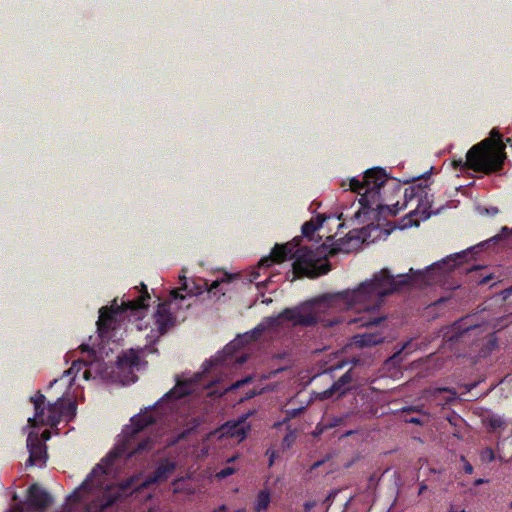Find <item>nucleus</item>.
Returning a JSON list of instances; mask_svg holds the SVG:
<instances>
[{
    "label": "nucleus",
    "instance_id": "0e129e2a",
    "mask_svg": "<svg viewBox=\"0 0 512 512\" xmlns=\"http://www.w3.org/2000/svg\"><path fill=\"white\" fill-rule=\"evenodd\" d=\"M509 507L512 509V500H511V503L509 504Z\"/></svg>",
    "mask_w": 512,
    "mask_h": 512
},
{
    "label": "nucleus",
    "instance_id": "9b49d317",
    "mask_svg": "<svg viewBox=\"0 0 512 512\" xmlns=\"http://www.w3.org/2000/svg\"><path fill=\"white\" fill-rule=\"evenodd\" d=\"M426 187V185L422 186L421 184H418L406 188L404 191L405 203L403 205L407 206L409 202L416 200V210H421L422 214H424V218L431 215L430 209L432 208V196L428 194Z\"/></svg>",
    "mask_w": 512,
    "mask_h": 512
},
{
    "label": "nucleus",
    "instance_id": "680f3d73",
    "mask_svg": "<svg viewBox=\"0 0 512 512\" xmlns=\"http://www.w3.org/2000/svg\"><path fill=\"white\" fill-rule=\"evenodd\" d=\"M253 395H254V393H253V394H249V395L247 396V398H252V396H253Z\"/></svg>",
    "mask_w": 512,
    "mask_h": 512
},
{
    "label": "nucleus",
    "instance_id": "37998d69",
    "mask_svg": "<svg viewBox=\"0 0 512 512\" xmlns=\"http://www.w3.org/2000/svg\"><path fill=\"white\" fill-rule=\"evenodd\" d=\"M80 349H81L82 351H87V352H89V353L94 354V351L89 347V345L82 344V345L80 346Z\"/></svg>",
    "mask_w": 512,
    "mask_h": 512
},
{
    "label": "nucleus",
    "instance_id": "49530a36",
    "mask_svg": "<svg viewBox=\"0 0 512 512\" xmlns=\"http://www.w3.org/2000/svg\"><path fill=\"white\" fill-rule=\"evenodd\" d=\"M407 422H409V423H413V424H421L420 419H418V418H414V417H413V418L408 419V420H407Z\"/></svg>",
    "mask_w": 512,
    "mask_h": 512
},
{
    "label": "nucleus",
    "instance_id": "473e14b6",
    "mask_svg": "<svg viewBox=\"0 0 512 512\" xmlns=\"http://www.w3.org/2000/svg\"><path fill=\"white\" fill-rule=\"evenodd\" d=\"M235 472V469L232 467H225L221 471L217 473V477L220 479H224Z\"/></svg>",
    "mask_w": 512,
    "mask_h": 512
},
{
    "label": "nucleus",
    "instance_id": "bf43d9fd",
    "mask_svg": "<svg viewBox=\"0 0 512 512\" xmlns=\"http://www.w3.org/2000/svg\"><path fill=\"white\" fill-rule=\"evenodd\" d=\"M145 349L149 350V352H152L153 350H151L148 345L145 346Z\"/></svg>",
    "mask_w": 512,
    "mask_h": 512
},
{
    "label": "nucleus",
    "instance_id": "7ed1b4c3",
    "mask_svg": "<svg viewBox=\"0 0 512 512\" xmlns=\"http://www.w3.org/2000/svg\"><path fill=\"white\" fill-rule=\"evenodd\" d=\"M154 412L155 409H153V411L140 413L131 418V425L123 430L122 437L117 442L115 448L93 468L86 480L82 483V487L88 484L92 486L101 485L102 480H98L97 478L107 475L116 459L121 457L130 459L143 452L150 451L153 448L154 443L152 439L150 437L143 438L141 433L145 428L157 422Z\"/></svg>",
    "mask_w": 512,
    "mask_h": 512
},
{
    "label": "nucleus",
    "instance_id": "58836bf2",
    "mask_svg": "<svg viewBox=\"0 0 512 512\" xmlns=\"http://www.w3.org/2000/svg\"><path fill=\"white\" fill-rule=\"evenodd\" d=\"M81 499L80 493L78 490H75L72 494L68 496V500L72 502H79Z\"/></svg>",
    "mask_w": 512,
    "mask_h": 512
},
{
    "label": "nucleus",
    "instance_id": "8fccbe9b",
    "mask_svg": "<svg viewBox=\"0 0 512 512\" xmlns=\"http://www.w3.org/2000/svg\"><path fill=\"white\" fill-rule=\"evenodd\" d=\"M501 233H502V234H504V233H505V234H509V233H510L509 228H508V227H503V228L501 229Z\"/></svg>",
    "mask_w": 512,
    "mask_h": 512
},
{
    "label": "nucleus",
    "instance_id": "a19ab883",
    "mask_svg": "<svg viewBox=\"0 0 512 512\" xmlns=\"http://www.w3.org/2000/svg\"><path fill=\"white\" fill-rule=\"evenodd\" d=\"M464 472L466 474H472L473 473V466L469 462H466L464 464Z\"/></svg>",
    "mask_w": 512,
    "mask_h": 512
},
{
    "label": "nucleus",
    "instance_id": "ea45409f",
    "mask_svg": "<svg viewBox=\"0 0 512 512\" xmlns=\"http://www.w3.org/2000/svg\"><path fill=\"white\" fill-rule=\"evenodd\" d=\"M494 279V275L493 274H488V275H485L484 277H482L478 283L480 285H485V284H488L491 280Z\"/></svg>",
    "mask_w": 512,
    "mask_h": 512
},
{
    "label": "nucleus",
    "instance_id": "f8f14e48",
    "mask_svg": "<svg viewBox=\"0 0 512 512\" xmlns=\"http://www.w3.org/2000/svg\"><path fill=\"white\" fill-rule=\"evenodd\" d=\"M155 324L157 326L156 332L151 330L152 335H147L150 343H154L156 339L164 335L171 327L175 324V317L169 311V305L167 303H161L158 305L155 313Z\"/></svg>",
    "mask_w": 512,
    "mask_h": 512
},
{
    "label": "nucleus",
    "instance_id": "864d4df0",
    "mask_svg": "<svg viewBox=\"0 0 512 512\" xmlns=\"http://www.w3.org/2000/svg\"><path fill=\"white\" fill-rule=\"evenodd\" d=\"M392 181H393V184L395 185V187L397 188L398 192H400V185L397 182H395L394 180H392Z\"/></svg>",
    "mask_w": 512,
    "mask_h": 512
},
{
    "label": "nucleus",
    "instance_id": "4c0bfd02",
    "mask_svg": "<svg viewBox=\"0 0 512 512\" xmlns=\"http://www.w3.org/2000/svg\"><path fill=\"white\" fill-rule=\"evenodd\" d=\"M82 365H86V363L81 360L74 361L72 363L71 368L68 371H66V373L70 374L74 369L79 370Z\"/></svg>",
    "mask_w": 512,
    "mask_h": 512
},
{
    "label": "nucleus",
    "instance_id": "39448f33",
    "mask_svg": "<svg viewBox=\"0 0 512 512\" xmlns=\"http://www.w3.org/2000/svg\"><path fill=\"white\" fill-rule=\"evenodd\" d=\"M453 165L455 168H467L485 174L497 172L501 170L499 145H493L492 140H482L468 150L465 161L454 160Z\"/></svg>",
    "mask_w": 512,
    "mask_h": 512
},
{
    "label": "nucleus",
    "instance_id": "a211bd4d",
    "mask_svg": "<svg viewBox=\"0 0 512 512\" xmlns=\"http://www.w3.org/2000/svg\"><path fill=\"white\" fill-rule=\"evenodd\" d=\"M353 381L352 370L346 371L338 380H336L329 389L324 391V397H332L335 394L343 395L349 390V385Z\"/></svg>",
    "mask_w": 512,
    "mask_h": 512
},
{
    "label": "nucleus",
    "instance_id": "4468645a",
    "mask_svg": "<svg viewBox=\"0 0 512 512\" xmlns=\"http://www.w3.org/2000/svg\"><path fill=\"white\" fill-rule=\"evenodd\" d=\"M27 448L29 451V458L26 466H33L38 462L46 461V446L35 432H30L27 437Z\"/></svg>",
    "mask_w": 512,
    "mask_h": 512
},
{
    "label": "nucleus",
    "instance_id": "052dcab7",
    "mask_svg": "<svg viewBox=\"0 0 512 512\" xmlns=\"http://www.w3.org/2000/svg\"><path fill=\"white\" fill-rule=\"evenodd\" d=\"M482 482H483V480L479 479V480L476 481V484H480Z\"/></svg>",
    "mask_w": 512,
    "mask_h": 512
},
{
    "label": "nucleus",
    "instance_id": "e2e57ef3",
    "mask_svg": "<svg viewBox=\"0 0 512 512\" xmlns=\"http://www.w3.org/2000/svg\"><path fill=\"white\" fill-rule=\"evenodd\" d=\"M499 459H500L501 461H504V458H503L501 455L499 456Z\"/></svg>",
    "mask_w": 512,
    "mask_h": 512
},
{
    "label": "nucleus",
    "instance_id": "603ef678",
    "mask_svg": "<svg viewBox=\"0 0 512 512\" xmlns=\"http://www.w3.org/2000/svg\"><path fill=\"white\" fill-rule=\"evenodd\" d=\"M235 361L242 364L245 361V359L243 357H239V358H236Z\"/></svg>",
    "mask_w": 512,
    "mask_h": 512
},
{
    "label": "nucleus",
    "instance_id": "f3484780",
    "mask_svg": "<svg viewBox=\"0 0 512 512\" xmlns=\"http://www.w3.org/2000/svg\"><path fill=\"white\" fill-rule=\"evenodd\" d=\"M53 502L51 495L38 484H32L28 489V503L31 507L44 511Z\"/></svg>",
    "mask_w": 512,
    "mask_h": 512
},
{
    "label": "nucleus",
    "instance_id": "4be33fe9",
    "mask_svg": "<svg viewBox=\"0 0 512 512\" xmlns=\"http://www.w3.org/2000/svg\"><path fill=\"white\" fill-rule=\"evenodd\" d=\"M356 339V343L361 347H370L382 343L385 336L380 332L364 333L362 335H358Z\"/></svg>",
    "mask_w": 512,
    "mask_h": 512
},
{
    "label": "nucleus",
    "instance_id": "423d86ee",
    "mask_svg": "<svg viewBox=\"0 0 512 512\" xmlns=\"http://www.w3.org/2000/svg\"><path fill=\"white\" fill-rule=\"evenodd\" d=\"M322 303L306 302L300 306L284 309L273 321H290L294 326L310 327L321 323L324 327H332L340 323L339 317L326 318L321 313Z\"/></svg>",
    "mask_w": 512,
    "mask_h": 512
},
{
    "label": "nucleus",
    "instance_id": "79ce46f5",
    "mask_svg": "<svg viewBox=\"0 0 512 512\" xmlns=\"http://www.w3.org/2000/svg\"><path fill=\"white\" fill-rule=\"evenodd\" d=\"M302 411V408L300 409H294L292 411H287V414H288V419L289 418H292V417H296L300 412Z\"/></svg>",
    "mask_w": 512,
    "mask_h": 512
},
{
    "label": "nucleus",
    "instance_id": "cd10ccee",
    "mask_svg": "<svg viewBox=\"0 0 512 512\" xmlns=\"http://www.w3.org/2000/svg\"><path fill=\"white\" fill-rule=\"evenodd\" d=\"M59 406H61V409L64 411V416L68 418H72L76 413V406L74 403H64L61 399L58 400Z\"/></svg>",
    "mask_w": 512,
    "mask_h": 512
},
{
    "label": "nucleus",
    "instance_id": "f03ea898",
    "mask_svg": "<svg viewBox=\"0 0 512 512\" xmlns=\"http://www.w3.org/2000/svg\"><path fill=\"white\" fill-rule=\"evenodd\" d=\"M353 239L356 240L349 232L346 240L339 239L331 245L324 243L317 251L308 247H300L293 252L294 246L290 243L276 244L270 255L259 261V268H268L274 263H281L288 258H294L292 267L297 278H317L331 270V264L327 260L321 262L322 256L327 258L339 252L349 253L351 250L349 243Z\"/></svg>",
    "mask_w": 512,
    "mask_h": 512
},
{
    "label": "nucleus",
    "instance_id": "dca6fc26",
    "mask_svg": "<svg viewBox=\"0 0 512 512\" xmlns=\"http://www.w3.org/2000/svg\"><path fill=\"white\" fill-rule=\"evenodd\" d=\"M195 383L191 380H177L176 385L168 391L157 403L156 406L163 407L166 403L181 399L194 391Z\"/></svg>",
    "mask_w": 512,
    "mask_h": 512
},
{
    "label": "nucleus",
    "instance_id": "6ab92c4d",
    "mask_svg": "<svg viewBox=\"0 0 512 512\" xmlns=\"http://www.w3.org/2000/svg\"><path fill=\"white\" fill-rule=\"evenodd\" d=\"M62 417H64V411L61 409V406H59V402L57 400L55 403L48 405L47 417L42 415L41 418H37V426L40 424L56 427L60 423Z\"/></svg>",
    "mask_w": 512,
    "mask_h": 512
},
{
    "label": "nucleus",
    "instance_id": "a878e982",
    "mask_svg": "<svg viewBox=\"0 0 512 512\" xmlns=\"http://www.w3.org/2000/svg\"><path fill=\"white\" fill-rule=\"evenodd\" d=\"M486 140H492L493 141V145H499V157L501 159V167L503 166V162H504V144L502 142V139H501V135L499 132L495 131V130H492L491 133H490V137L487 138Z\"/></svg>",
    "mask_w": 512,
    "mask_h": 512
},
{
    "label": "nucleus",
    "instance_id": "f257e3e1",
    "mask_svg": "<svg viewBox=\"0 0 512 512\" xmlns=\"http://www.w3.org/2000/svg\"><path fill=\"white\" fill-rule=\"evenodd\" d=\"M469 252L463 251L437 261L424 270L414 271L410 274H400L394 277L386 268L373 275L369 281L361 283L353 290H346L336 294L327 300V306L334 303L344 302L347 308L364 310L370 312L379 308L385 296L399 291L409 284L429 286L440 284L444 281L446 274L467 260Z\"/></svg>",
    "mask_w": 512,
    "mask_h": 512
},
{
    "label": "nucleus",
    "instance_id": "2f4dec72",
    "mask_svg": "<svg viewBox=\"0 0 512 512\" xmlns=\"http://www.w3.org/2000/svg\"><path fill=\"white\" fill-rule=\"evenodd\" d=\"M222 359L220 357H216L214 360L206 361L204 363V369L205 371H209L213 366L221 365Z\"/></svg>",
    "mask_w": 512,
    "mask_h": 512
},
{
    "label": "nucleus",
    "instance_id": "b1692460",
    "mask_svg": "<svg viewBox=\"0 0 512 512\" xmlns=\"http://www.w3.org/2000/svg\"><path fill=\"white\" fill-rule=\"evenodd\" d=\"M385 321V317L368 315L361 316L358 319L350 320L349 323H360V326H378L381 322Z\"/></svg>",
    "mask_w": 512,
    "mask_h": 512
},
{
    "label": "nucleus",
    "instance_id": "a18cd8bd",
    "mask_svg": "<svg viewBox=\"0 0 512 512\" xmlns=\"http://www.w3.org/2000/svg\"><path fill=\"white\" fill-rule=\"evenodd\" d=\"M42 439L41 440H48L50 438V432L48 430H45L42 435H41Z\"/></svg>",
    "mask_w": 512,
    "mask_h": 512
},
{
    "label": "nucleus",
    "instance_id": "412c9836",
    "mask_svg": "<svg viewBox=\"0 0 512 512\" xmlns=\"http://www.w3.org/2000/svg\"><path fill=\"white\" fill-rule=\"evenodd\" d=\"M117 364L118 367L122 370L138 368L140 364V356L136 351L130 350L129 352L124 353L122 356L118 357Z\"/></svg>",
    "mask_w": 512,
    "mask_h": 512
},
{
    "label": "nucleus",
    "instance_id": "bb28decb",
    "mask_svg": "<svg viewBox=\"0 0 512 512\" xmlns=\"http://www.w3.org/2000/svg\"><path fill=\"white\" fill-rule=\"evenodd\" d=\"M485 423L489 428H491V430H496L505 426V420L498 415H492L488 417L485 420Z\"/></svg>",
    "mask_w": 512,
    "mask_h": 512
},
{
    "label": "nucleus",
    "instance_id": "2eb2a0df",
    "mask_svg": "<svg viewBox=\"0 0 512 512\" xmlns=\"http://www.w3.org/2000/svg\"><path fill=\"white\" fill-rule=\"evenodd\" d=\"M250 415L251 413H247L239 417L237 420L227 421L222 426L223 434H226L231 438L238 439L239 441L244 440L251 429L250 424L247 423V418Z\"/></svg>",
    "mask_w": 512,
    "mask_h": 512
},
{
    "label": "nucleus",
    "instance_id": "c756f323",
    "mask_svg": "<svg viewBox=\"0 0 512 512\" xmlns=\"http://www.w3.org/2000/svg\"><path fill=\"white\" fill-rule=\"evenodd\" d=\"M480 457L483 462L490 463L495 460V453L492 448L486 447L481 451Z\"/></svg>",
    "mask_w": 512,
    "mask_h": 512
},
{
    "label": "nucleus",
    "instance_id": "9d476101",
    "mask_svg": "<svg viewBox=\"0 0 512 512\" xmlns=\"http://www.w3.org/2000/svg\"><path fill=\"white\" fill-rule=\"evenodd\" d=\"M177 464L169 458H160L156 464V468L148 475L143 482H141L135 489V492H140L147 489L153 484L162 483L167 481L175 472Z\"/></svg>",
    "mask_w": 512,
    "mask_h": 512
},
{
    "label": "nucleus",
    "instance_id": "13d9d810",
    "mask_svg": "<svg viewBox=\"0 0 512 512\" xmlns=\"http://www.w3.org/2000/svg\"><path fill=\"white\" fill-rule=\"evenodd\" d=\"M224 361L230 363V362L233 361V359L232 358L231 359H225Z\"/></svg>",
    "mask_w": 512,
    "mask_h": 512
},
{
    "label": "nucleus",
    "instance_id": "e433bc0d",
    "mask_svg": "<svg viewBox=\"0 0 512 512\" xmlns=\"http://www.w3.org/2000/svg\"><path fill=\"white\" fill-rule=\"evenodd\" d=\"M502 238V235H495L493 236L492 238H490L488 241L486 242H483L475 247H473L472 249H479V248H482L484 247L485 245H487L489 242H497L498 240H500Z\"/></svg>",
    "mask_w": 512,
    "mask_h": 512
},
{
    "label": "nucleus",
    "instance_id": "3c124183",
    "mask_svg": "<svg viewBox=\"0 0 512 512\" xmlns=\"http://www.w3.org/2000/svg\"><path fill=\"white\" fill-rule=\"evenodd\" d=\"M446 299L444 298H441L439 300H437L433 305L437 306V305H440L441 303H443Z\"/></svg>",
    "mask_w": 512,
    "mask_h": 512
},
{
    "label": "nucleus",
    "instance_id": "5fc2aeb1",
    "mask_svg": "<svg viewBox=\"0 0 512 512\" xmlns=\"http://www.w3.org/2000/svg\"><path fill=\"white\" fill-rule=\"evenodd\" d=\"M449 512H466V510L465 509H461V510H453V509H451Z\"/></svg>",
    "mask_w": 512,
    "mask_h": 512
},
{
    "label": "nucleus",
    "instance_id": "6e6552de",
    "mask_svg": "<svg viewBox=\"0 0 512 512\" xmlns=\"http://www.w3.org/2000/svg\"><path fill=\"white\" fill-rule=\"evenodd\" d=\"M180 279V287L171 291V297L174 300L180 299L183 300L185 298L184 295L180 293V291H185L189 296H197L202 294L205 290L209 293L216 294V290L221 285L222 282H228L227 280H215L208 286V282L203 279L191 280L189 281L185 275L179 276Z\"/></svg>",
    "mask_w": 512,
    "mask_h": 512
},
{
    "label": "nucleus",
    "instance_id": "0eeeda50",
    "mask_svg": "<svg viewBox=\"0 0 512 512\" xmlns=\"http://www.w3.org/2000/svg\"><path fill=\"white\" fill-rule=\"evenodd\" d=\"M141 287L143 291L136 298L122 302L121 305H118L117 300L115 299L110 307H102L99 310V318L96 324L100 337L107 336L111 330L115 329V324L117 322L116 317L118 315L128 310L132 312H139L149 306L148 300L150 299V295L147 291V286L142 283Z\"/></svg>",
    "mask_w": 512,
    "mask_h": 512
},
{
    "label": "nucleus",
    "instance_id": "7c9ffc66",
    "mask_svg": "<svg viewBox=\"0 0 512 512\" xmlns=\"http://www.w3.org/2000/svg\"><path fill=\"white\" fill-rule=\"evenodd\" d=\"M251 381V378L250 377H246L242 380H238L236 381L235 383L231 384L229 386V388H227L226 391H233V390H236L238 389L239 387H241L242 385L246 384V383H249Z\"/></svg>",
    "mask_w": 512,
    "mask_h": 512
},
{
    "label": "nucleus",
    "instance_id": "c03bdc74",
    "mask_svg": "<svg viewBox=\"0 0 512 512\" xmlns=\"http://www.w3.org/2000/svg\"><path fill=\"white\" fill-rule=\"evenodd\" d=\"M481 267L478 266V265H473L472 267H469V268H465V271L467 273H471V272H474V271H477L478 269H480Z\"/></svg>",
    "mask_w": 512,
    "mask_h": 512
},
{
    "label": "nucleus",
    "instance_id": "5701e85b",
    "mask_svg": "<svg viewBox=\"0 0 512 512\" xmlns=\"http://www.w3.org/2000/svg\"><path fill=\"white\" fill-rule=\"evenodd\" d=\"M271 502V493L268 489L260 490L256 496L253 510L254 512L266 511Z\"/></svg>",
    "mask_w": 512,
    "mask_h": 512
},
{
    "label": "nucleus",
    "instance_id": "4d7b16f0",
    "mask_svg": "<svg viewBox=\"0 0 512 512\" xmlns=\"http://www.w3.org/2000/svg\"><path fill=\"white\" fill-rule=\"evenodd\" d=\"M414 410H415V409H414V408H412V407H409V408H407V409H404V411H414Z\"/></svg>",
    "mask_w": 512,
    "mask_h": 512
},
{
    "label": "nucleus",
    "instance_id": "72a5a7b5",
    "mask_svg": "<svg viewBox=\"0 0 512 512\" xmlns=\"http://www.w3.org/2000/svg\"><path fill=\"white\" fill-rule=\"evenodd\" d=\"M411 344H412L411 340L405 342L403 344L402 348L399 351H397L396 353H394V355L392 356V359H397L403 351H407L408 349H410Z\"/></svg>",
    "mask_w": 512,
    "mask_h": 512
},
{
    "label": "nucleus",
    "instance_id": "6e6d98bb",
    "mask_svg": "<svg viewBox=\"0 0 512 512\" xmlns=\"http://www.w3.org/2000/svg\"><path fill=\"white\" fill-rule=\"evenodd\" d=\"M88 373H89V371H88V370H85V371H84V377H85L86 379L88 378Z\"/></svg>",
    "mask_w": 512,
    "mask_h": 512
},
{
    "label": "nucleus",
    "instance_id": "f704fd0d",
    "mask_svg": "<svg viewBox=\"0 0 512 512\" xmlns=\"http://www.w3.org/2000/svg\"><path fill=\"white\" fill-rule=\"evenodd\" d=\"M342 422H343V419L341 417H334V418H332V420L330 422L325 424V427L333 428V427L339 426L340 424H342Z\"/></svg>",
    "mask_w": 512,
    "mask_h": 512
},
{
    "label": "nucleus",
    "instance_id": "de8ad7c7",
    "mask_svg": "<svg viewBox=\"0 0 512 512\" xmlns=\"http://www.w3.org/2000/svg\"><path fill=\"white\" fill-rule=\"evenodd\" d=\"M426 489H427V485H426V484H424V483H422V484L420 485V488H419V492H418V494H419V495H420V494H422Z\"/></svg>",
    "mask_w": 512,
    "mask_h": 512
},
{
    "label": "nucleus",
    "instance_id": "c9c22d12",
    "mask_svg": "<svg viewBox=\"0 0 512 512\" xmlns=\"http://www.w3.org/2000/svg\"><path fill=\"white\" fill-rule=\"evenodd\" d=\"M266 455L269 457L268 466L271 467L274 464L275 459L277 458V452L275 450L268 449Z\"/></svg>",
    "mask_w": 512,
    "mask_h": 512
},
{
    "label": "nucleus",
    "instance_id": "1a4fd4ad",
    "mask_svg": "<svg viewBox=\"0 0 512 512\" xmlns=\"http://www.w3.org/2000/svg\"><path fill=\"white\" fill-rule=\"evenodd\" d=\"M133 481V478H130L120 483L117 487L108 488L103 492L101 497L92 502V506L95 510L91 511L87 508L85 512H104L106 509L113 506L124 495H127V491L132 487Z\"/></svg>",
    "mask_w": 512,
    "mask_h": 512
},
{
    "label": "nucleus",
    "instance_id": "393cba45",
    "mask_svg": "<svg viewBox=\"0 0 512 512\" xmlns=\"http://www.w3.org/2000/svg\"><path fill=\"white\" fill-rule=\"evenodd\" d=\"M324 219L317 218V223H315L313 220L307 221L302 225V234L306 237H311L316 230H318L323 223Z\"/></svg>",
    "mask_w": 512,
    "mask_h": 512
},
{
    "label": "nucleus",
    "instance_id": "ddd939ff",
    "mask_svg": "<svg viewBox=\"0 0 512 512\" xmlns=\"http://www.w3.org/2000/svg\"><path fill=\"white\" fill-rule=\"evenodd\" d=\"M479 328L480 325L474 321V316L467 315L452 324L447 337L451 342H458L466 335H470L473 331L478 330Z\"/></svg>",
    "mask_w": 512,
    "mask_h": 512
},
{
    "label": "nucleus",
    "instance_id": "aec40b11",
    "mask_svg": "<svg viewBox=\"0 0 512 512\" xmlns=\"http://www.w3.org/2000/svg\"><path fill=\"white\" fill-rule=\"evenodd\" d=\"M45 396L38 391L35 396L30 398V401L34 404L35 415L34 417L28 418V423L31 427L37 426V418H41L44 415V404H45Z\"/></svg>",
    "mask_w": 512,
    "mask_h": 512
},
{
    "label": "nucleus",
    "instance_id": "20e7f679",
    "mask_svg": "<svg viewBox=\"0 0 512 512\" xmlns=\"http://www.w3.org/2000/svg\"><path fill=\"white\" fill-rule=\"evenodd\" d=\"M386 171L380 167H374L365 171L362 180L351 178L349 181V189L359 194L361 197L359 203L363 210H380L387 209L393 216L403 208L399 207V202L389 205H383L384 199L381 195V189L385 187L389 181Z\"/></svg>",
    "mask_w": 512,
    "mask_h": 512
},
{
    "label": "nucleus",
    "instance_id": "09e8293b",
    "mask_svg": "<svg viewBox=\"0 0 512 512\" xmlns=\"http://www.w3.org/2000/svg\"><path fill=\"white\" fill-rule=\"evenodd\" d=\"M227 507L225 505H221L218 509L214 510V512H226Z\"/></svg>",
    "mask_w": 512,
    "mask_h": 512
},
{
    "label": "nucleus",
    "instance_id": "c85d7f7f",
    "mask_svg": "<svg viewBox=\"0 0 512 512\" xmlns=\"http://www.w3.org/2000/svg\"><path fill=\"white\" fill-rule=\"evenodd\" d=\"M297 438L296 431L290 430L283 438L282 446L284 449H289L295 443Z\"/></svg>",
    "mask_w": 512,
    "mask_h": 512
}]
</instances>
